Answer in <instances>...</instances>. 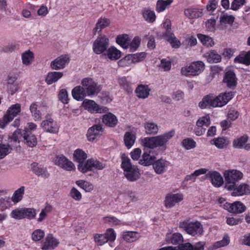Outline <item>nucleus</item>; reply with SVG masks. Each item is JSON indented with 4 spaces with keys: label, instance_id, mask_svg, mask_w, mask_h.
<instances>
[{
    "label": "nucleus",
    "instance_id": "1",
    "mask_svg": "<svg viewBox=\"0 0 250 250\" xmlns=\"http://www.w3.org/2000/svg\"><path fill=\"white\" fill-rule=\"evenodd\" d=\"M11 141L17 147L19 146L21 141H23L28 146L33 147L37 144L36 136L30 131L20 129L15 130L11 135Z\"/></svg>",
    "mask_w": 250,
    "mask_h": 250
},
{
    "label": "nucleus",
    "instance_id": "2",
    "mask_svg": "<svg viewBox=\"0 0 250 250\" xmlns=\"http://www.w3.org/2000/svg\"><path fill=\"white\" fill-rule=\"evenodd\" d=\"M121 167L124 170L125 176L129 181H136L140 178L139 169L136 166L132 165L130 159L125 155L122 156Z\"/></svg>",
    "mask_w": 250,
    "mask_h": 250
},
{
    "label": "nucleus",
    "instance_id": "3",
    "mask_svg": "<svg viewBox=\"0 0 250 250\" xmlns=\"http://www.w3.org/2000/svg\"><path fill=\"white\" fill-rule=\"evenodd\" d=\"M224 176L226 181L225 188L232 190L235 187L236 183L242 179L243 174L239 170L231 169L225 171Z\"/></svg>",
    "mask_w": 250,
    "mask_h": 250
},
{
    "label": "nucleus",
    "instance_id": "4",
    "mask_svg": "<svg viewBox=\"0 0 250 250\" xmlns=\"http://www.w3.org/2000/svg\"><path fill=\"white\" fill-rule=\"evenodd\" d=\"M179 227L192 236L202 235L204 232L203 226L198 221L193 222L184 221L180 223Z\"/></svg>",
    "mask_w": 250,
    "mask_h": 250
},
{
    "label": "nucleus",
    "instance_id": "5",
    "mask_svg": "<svg viewBox=\"0 0 250 250\" xmlns=\"http://www.w3.org/2000/svg\"><path fill=\"white\" fill-rule=\"evenodd\" d=\"M82 85L88 96L97 95L101 90L102 86L91 78H85L82 80Z\"/></svg>",
    "mask_w": 250,
    "mask_h": 250
},
{
    "label": "nucleus",
    "instance_id": "6",
    "mask_svg": "<svg viewBox=\"0 0 250 250\" xmlns=\"http://www.w3.org/2000/svg\"><path fill=\"white\" fill-rule=\"evenodd\" d=\"M109 46V40L105 35H100L92 44L93 52L97 55H103Z\"/></svg>",
    "mask_w": 250,
    "mask_h": 250
},
{
    "label": "nucleus",
    "instance_id": "7",
    "mask_svg": "<svg viewBox=\"0 0 250 250\" xmlns=\"http://www.w3.org/2000/svg\"><path fill=\"white\" fill-rule=\"evenodd\" d=\"M205 69V64L202 61L192 62L189 66L182 67L181 74L185 76H196L200 74Z\"/></svg>",
    "mask_w": 250,
    "mask_h": 250
},
{
    "label": "nucleus",
    "instance_id": "8",
    "mask_svg": "<svg viewBox=\"0 0 250 250\" xmlns=\"http://www.w3.org/2000/svg\"><path fill=\"white\" fill-rule=\"evenodd\" d=\"M21 111V106L20 104L12 105L8 108L6 113L2 119L0 120V128H3L5 126L13 120Z\"/></svg>",
    "mask_w": 250,
    "mask_h": 250
},
{
    "label": "nucleus",
    "instance_id": "9",
    "mask_svg": "<svg viewBox=\"0 0 250 250\" xmlns=\"http://www.w3.org/2000/svg\"><path fill=\"white\" fill-rule=\"evenodd\" d=\"M105 167V165L97 160L93 158L88 159L84 165H81L78 167V169L83 173L88 171H93L94 169L102 170Z\"/></svg>",
    "mask_w": 250,
    "mask_h": 250
},
{
    "label": "nucleus",
    "instance_id": "10",
    "mask_svg": "<svg viewBox=\"0 0 250 250\" xmlns=\"http://www.w3.org/2000/svg\"><path fill=\"white\" fill-rule=\"evenodd\" d=\"M233 97L232 92L221 93L218 96L214 98V102L212 107H222L226 105Z\"/></svg>",
    "mask_w": 250,
    "mask_h": 250
},
{
    "label": "nucleus",
    "instance_id": "11",
    "mask_svg": "<svg viewBox=\"0 0 250 250\" xmlns=\"http://www.w3.org/2000/svg\"><path fill=\"white\" fill-rule=\"evenodd\" d=\"M83 104L86 109L93 113H106L109 110L107 107L100 105L93 100H89L85 101L83 102Z\"/></svg>",
    "mask_w": 250,
    "mask_h": 250
},
{
    "label": "nucleus",
    "instance_id": "12",
    "mask_svg": "<svg viewBox=\"0 0 250 250\" xmlns=\"http://www.w3.org/2000/svg\"><path fill=\"white\" fill-rule=\"evenodd\" d=\"M224 208L233 214L241 213L246 209V207L240 201H236L232 204L226 203L224 205Z\"/></svg>",
    "mask_w": 250,
    "mask_h": 250
},
{
    "label": "nucleus",
    "instance_id": "13",
    "mask_svg": "<svg viewBox=\"0 0 250 250\" xmlns=\"http://www.w3.org/2000/svg\"><path fill=\"white\" fill-rule=\"evenodd\" d=\"M31 170L34 174L38 177L46 179L50 176L47 168L37 162H33L31 164Z\"/></svg>",
    "mask_w": 250,
    "mask_h": 250
},
{
    "label": "nucleus",
    "instance_id": "14",
    "mask_svg": "<svg viewBox=\"0 0 250 250\" xmlns=\"http://www.w3.org/2000/svg\"><path fill=\"white\" fill-rule=\"evenodd\" d=\"M175 134L174 130H170L163 134L154 137L156 146L163 147L166 148V146L167 142L172 138Z\"/></svg>",
    "mask_w": 250,
    "mask_h": 250
},
{
    "label": "nucleus",
    "instance_id": "15",
    "mask_svg": "<svg viewBox=\"0 0 250 250\" xmlns=\"http://www.w3.org/2000/svg\"><path fill=\"white\" fill-rule=\"evenodd\" d=\"M54 162L55 165L68 171H71L75 168L73 163L68 160V159L63 155L57 156Z\"/></svg>",
    "mask_w": 250,
    "mask_h": 250
},
{
    "label": "nucleus",
    "instance_id": "16",
    "mask_svg": "<svg viewBox=\"0 0 250 250\" xmlns=\"http://www.w3.org/2000/svg\"><path fill=\"white\" fill-rule=\"evenodd\" d=\"M59 241L53 236L51 234H48L44 240L42 242V250H53L59 245Z\"/></svg>",
    "mask_w": 250,
    "mask_h": 250
},
{
    "label": "nucleus",
    "instance_id": "17",
    "mask_svg": "<svg viewBox=\"0 0 250 250\" xmlns=\"http://www.w3.org/2000/svg\"><path fill=\"white\" fill-rule=\"evenodd\" d=\"M69 62V58L67 55H61L51 62L50 66L52 69H62L64 68Z\"/></svg>",
    "mask_w": 250,
    "mask_h": 250
},
{
    "label": "nucleus",
    "instance_id": "18",
    "mask_svg": "<svg viewBox=\"0 0 250 250\" xmlns=\"http://www.w3.org/2000/svg\"><path fill=\"white\" fill-rule=\"evenodd\" d=\"M223 83L228 87L234 89L237 84V79L234 72L232 71L226 72L223 79Z\"/></svg>",
    "mask_w": 250,
    "mask_h": 250
},
{
    "label": "nucleus",
    "instance_id": "19",
    "mask_svg": "<svg viewBox=\"0 0 250 250\" xmlns=\"http://www.w3.org/2000/svg\"><path fill=\"white\" fill-rule=\"evenodd\" d=\"M103 132V128L102 125H94L87 130L86 134L87 139L90 141H93L97 136L101 135Z\"/></svg>",
    "mask_w": 250,
    "mask_h": 250
},
{
    "label": "nucleus",
    "instance_id": "20",
    "mask_svg": "<svg viewBox=\"0 0 250 250\" xmlns=\"http://www.w3.org/2000/svg\"><path fill=\"white\" fill-rule=\"evenodd\" d=\"M183 199V195L181 194H168L165 198V206L167 208H171L176 203L181 201Z\"/></svg>",
    "mask_w": 250,
    "mask_h": 250
},
{
    "label": "nucleus",
    "instance_id": "21",
    "mask_svg": "<svg viewBox=\"0 0 250 250\" xmlns=\"http://www.w3.org/2000/svg\"><path fill=\"white\" fill-rule=\"evenodd\" d=\"M169 165V162L160 159L153 163V169L157 174H161L164 173Z\"/></svg>",
    "mask_w": 250,
    "mask_h": 250
},
{
    "label": "nucleus",
    "instance_id": "22",
    "mask_svg": "<svg viewBox=\"0 0 250 250\" xmlns=\"http://www.w3.org/2000/svg\"><path fill=\"white\" fill-rule=\"evenodd\" d=\"M41 126L46 132L56 133L58 131V127L56 122L52 119L49 118L42 122Z\"/></svg>",
    "mask_w": 250,
    "mask_h": 250
},
{
    "label": "nucleus",
    "instance_id": "23",
    "mask_svg": "<svg viewBox=\"0 0 250 250\" xmlns=\"http://www.w3.org/2000/svg\"><path fill=\"white\" fill-rule=\"evenodd\" d=\"M103 56L111 61H116L121 57V52L114 46H111L108 48Z\"/></svg>",
    "mask_w": 250,
    "mask_h": 250
},
{
    "label": "nucleus",
    "instance_id": "24",
    "mask_svg": "<svg viewBox=\"0 0 250 250\" xmlns=\"http://www.w3.org/2000/svg\"><path fill=\"white\" fill-rule=\"evenodd\" d=\"M231 195L233 196H242L250 194V186L246 184H241L238 187H234L232 190Z\"/></svg>",
    "mask_w": 250,
    "mask_h": 250
},
{
    "label": "nucleus",
    "instance_id": "25",
    "mask_svg": "<svg viewBox=\"0 0 250 250\" xmlns=\"http://www.w3.org/2000/svg\"><path fill=\"white\" fill-rule=\"evenodd\" d=\"M13 147H17L14 143L11 141V136L9 137L8 143L7 145L0 144V159H3L8 155L12 149Z\"/></svg>",
    "mask_w": 250,
    "mask_h": 250
},
{
    "label": "nucleus",
    "instance_id": "26",
    "mask_svg": "<svg viewBox=\"0 0 250 250\" xmlns=\"http://www.w3.org/2000/svg\"><path fill=\"white\" fill-rule=\"evenodd\" d=\"M235 63L243 64L247 66L250 64V51L241 52L234 60Z\"/></svg>",
    "mask_w": 250,
    "mask_h": 250
},
{
    "label": "nucleus",
    "instance_id": "27",
    "mask_svg": "<svg viewBox=\"0 0 250 250\" xmlns=\"http://www.w3.org/2000/svg\"><path fill=\"white\" fill-rule=\"evenodd\" d=\"M103 122L107 126L111 127H114L118 123V120L115 115L111 113L104 114L103 117Z\"/></svg>",
    "mask_w": 250,
    "mask_h": 250
},
{
    "label": "nucleus",
    "instance_id": "28",
    "mask_svg": "<svg viewBox=\"0 0 250 250\" xmlns=\"http://www.w3.org/2000/svg\"><path fill=\"white\" fill-rule=\"evenodd\" d=\"M209 63H218L221 61V57L214 50H211L204 54Z\"/></svg>",
    "mask_w": 250,
    "mask_h": 250
},
{
    "label": "nucleus",
    "instance_id": "29",
    "mask_svg": "<svg viewBox=\"0 0 250 250\" xmlns=\"http://www.w3.org/2000/svg\"><path fill=\"white\" fill-rule=\"evenodd\" d=\"M72 95L74 99L78 101H82L87 96L83 86L74 87L72 91Z\"/></svg>",
    "mask_w": 250,
    "mask_h": 250
},
{
    "label": "nucleus",
    "instance_id": "30",
    "mask_svg": "<svg viewBox=\"0 0 250 250\" xmlns=\"http://www.w3.org/2000/svg\"><path fill=\"white\" fill-rule=\"evenodd\" d=\"M63 74L62 72L53 71L49 72L46 77L45 82L48 84H51L57 82Z\"/></svg>",
    "mask_w": 250,
    "mask_h": 250
},
{
    "label": "nucleus",
    "instance_id": "31",
    "mask_svg": "<svg viewBox=\"0 0 250 250\" xmlns=\"http://www.w3.org/2000/svg\"><path fill=\"white\" fill-rule=\"evenodd\" d=\"M73 157L74 161L79 163L78 167H79L84 165V161L87 158V154L83 150L77 149L73 153Z\"/></svg>",
    "mask_w": 250,
    "mask_h": 250
},
{
    "label": "nucleus",
    "instance_id": "32",
    "mask_svg": "<svg viewBox=\"0 0 250 250\" xmlns=\"http://www.w3.org/2000/svg\"><path fill=\"white\" fill-rule=\"evenodd\" d=\"M211 183L213 186L216 187H221L223 184V179L220 174L216 171L211 172L209 174Z\"/></svg>",
    "mask_w": 250,
    "mask_h": 250
},
{
    "label": "nucleus",
    "instance_id": "33",
    "mask_svg": "<svg viewBox=\"0 0 250 250\" xmlns=\"http://www.w3.org/2000/svg\"><path fill=\"white\" fill-rule=\"evenodd\" d=\"M150 91L148 85L141 84L136 88L135 92L139 98L146 99L149 96Z\"/></svg>",
    "mask_w": 250,
    "mask_h": 250
},
{
    "label": "nucleus",
    "instance_id": "34",
    "mask_svg": "<svg viewBox=\"0 0 250 250\" xmlns=\"http://www.w3.org/2000/svg\"><path fill=\"white\" fill-rule=\"evenodd\" d=\"M140 236L137 231H126L122 233L123 239L127 242L131 243L136 241Z\"/></svg>",
    "mask_w": 250,
    "mask_h": 250
},
{
    "label": "nucleus",
    "instance_id": "35",
    "mask_svg": "<svg viewBox=\"0 0 250 250\" xmlns=\"http://www.w3.org/2000/svg\"><path fill=\"white\" fill-rule=\"evenodd\" d=\"M110 24V21L105 18H100L98 20L96 23L95 27L93 29V31L94 35L96 32L99 33L102 31V30L108 26Z\"/></svg>",
    "mask_w": 250,
    "mask_h": 250
},
{
    "label": "nucleus",
    "instance_id": "36",
    "mask_svg": "<svg viewBox=\"0 0 250 250\" xmlns=\"http://www.w3.org/2000/svg\"><path fill=\"white\" fill-rule=\"evenodd\" d=\"M145 132L148 135H155L159 130L157 124L152 122H146L144 124Z\"/></svg>",
    "mask_w": 250,
    "mask_h": 250
},
{
    "label": "nucleus",
    "instance_id": "37",
    "mask_svg": "<svg viewBox=\"0 0 250 250\" xmlns=\"http://www.w3.org/2000/svg\"><path fill=\"white\" fill-rule=\"evenodd\" d=\"M184 14L189 19L198 18L202 15V10L196 8H188L185 10Z\"/></svg>",
    "mask_w": 250,
    "mask_h": 250
},
{
    "label": "nucleus",
    "instance_id": "38",
    "mask_svg": "<svg viewBox=\"0 0 250 250\" xmlns=\"http://www.w3.org/2000/svg\"><path fill=\"white\" fill-rule=\"evenodd\" d=\"M130 39L127 34L118 35L116 38V42L124 49L128 48Z\"/></svg>",
    "mask_w": 250,
    "mask_h": 250
},
{
    "label": "nucleus",
    "instance_id": "39",
    "mask_svg": "<svg viewBox=\"0 0 250 250\" xmlns=\"http://www.w3.org/2000/svg\"><path fill=\"white\" fill-rule=\"evenodd\" d=\"M155 159V157L154 156H151L149 154L145 152L143 153L142 158L140 160L139 163L140 164L144 166L153 165L154 160Z\"/></svg>",
    "mask_w": 250,
    "mask_h": 250
},
{
    "label": "nucleus",
    "instance_id": "40",
    "mask_svg": "<svg viewBox=\"0 0 250 250\" xmlns=\"http://www.w3.org/2000/svg\"><path fill=\"white\" fill-rule=\"evenodd\" d=\"M210 143L211 144L214 145L217 148L223 149L228 145L229 141L226 138L218 137L212 140Z\"/></svg>",
    "mask_w": 250,
    "mask_h": 250
},
{
    "label": "nucleus",
    "instance_id": "41",
    "mask_svg": "<svg viewBox=\"0 0 250 250\" xmlns=\"http://www.w3.org/2000/svg\"><path fill=\"white\" fill-rule=\"evenodd\" d=\"M34 59V54L31 51L27 50L23 53L21 55L22 62L26 66L30 65Z\"/></svg>",
    "mask_w": 250,
    "mask_h": 250
},
{
    "label": "nucleus",
    "instance_id": "42",
    "mask_svg": "<svg viewBox=\"0 0 250 250\" xmlns=\"http://www.w3.org/2000/svg\"><path fill=\"white\" fill-rule=\"evenodd\" d=\"M25 187L21 186L14 192L11 199L14 203H17L21 201L24 193Z\"/></svg>",
    "mask_w": 250,
    "mask_h": 250
},
{
    "label": "nucleus",
    "instance_id": "43",
    "mask_svg": "<svg viewBox=\"0 0 250 250\" xmlns=\"http://www.w3.org/2000/svg\"><path fill=\"white\" fill-rule=\"evenodd\" d=\"M118 83L121 88L124 90L129 92L132 90L131 82L127 80L125 77H119L118 79Z\"/></svg>",
    "mask_w": 250,
    "mask_h": 250
},
{
    "label": "nucleus",
    "instance_id": "44",
    "mask_svg": "<svg viewBox=\"0 0 250 250\" xmlns=\"http://www.w3.org/2000/svg\"><path fill=\"white\" fill-rule=\"evenodd\" d=\"M197 37L202 43L208 47H211L214 44L213 39L208 36L199 34L197 35Z\"/></svg>",
    "mask_w": 250,
    "mask_h": 250
},
{
    "label": "nucleus",
    "instance_id": "45",
    "mask_svg": "<svg viewBox=\"0 0 250 250\" xmlns=\"http://www.w3.org/2000/svg\"><path fill=\"white\" fill-rule=\"evenodd\" d=\"M214 102V98L210 95L205 96L202 101L199 103V106L204 109L208 106H212V103Z\"/></svg>",
    "mask_w": 250,
    "mask_h": 250
},
{
    "label": "nucleus",
    "instance_id": "46",
    "mask_svg": "<svg viewBox=\"0 0 250 250\" xmlns=\"http://www.w3.org/2000/svg\"><path fill=\"white\" fill-rule=\"evenodd\" d=\"M136 139L135 136L131 132H127L124 135V142L125 146L128 148L134 144Z\"/></svg>",
    "mask_w": 250,
    "mask_h": 250
},
{
    "label": "nucleus",
    "instance_id": "47",
    "mask_svg": "<svg viewBox=\"0 0 250 250\" xmlns=\"http://www.w3.org/2000/svg\"><path fill=\"white\" fill-rule=\"evenodd\" d=\"M207 171V170L205 168H200L198 170H196L193 173L187 175L185 178V181H191L192 182H194L197 176L201 174H205Z\"/></svg>",
    "mask_w": 250,
    "mask_h": 250
},
{
    "label": "nucleus",
    "instance_id": "48",
    "mask_svg": "<svg viewBox=\"0 0 250 250\" xmlns=\"http://www.w3.org/2000/svg\"><path fill=\"white\" fill-rule=\"evenodd\" d=\"M22 210L23 219L32 220L35 218L37 213L34 208H22Z\"/></svg>",
    "mask_w": 250,
    "mask_h": 250
},
{
    "label": "nucleus",
    "instance_id": "49",
    "mask_svg": "<svg viewBox=\"0 0 250 250\" xmlns=\"http://www.w3.org/2000/svg\"><path fill=\"white\" fill-rule=\"evenodd\" d=\"M76 184L86 192H90L93 189V185L90 182L84 180H78Z\"/></svg>",
    "mask_w": 250,
    "mask_h": 250
},
{
    "label": "nucleus",
    "instance_id": "50",
    "mask_svg": "<svg viewBox=\"0 0 250 250\" xmlns=\"http://www.w3.org/2000/svg\"><path fill=\"white\" fill-rule=\"evenodd\" d=\"M173 0H159L157 1L156 6V10L158 12H161L164 11L167 7L169 5Z\"/></svg>",
    "mask_w": 250,
    "mask_h": 250
},
{
    "label": "nucleus",
    "instance_id": "51",
    "mask_svg": "<svg viewBox=\"0 0 250 250\" xmlns=\"http://www.w3.org/2000/svg\"><path fill=\"white\" fill-rule=\"evenodd\" d=\"M52 207L51 205L47 204L45 207L42 209L40 213L39 214V218L37 219L38 222H42L47 217V213L50 212L52 210Z\"/></svg>",
    "mask_w": 250,
    "mask_h": 250
},
{
    "label": "nucleus",
    "instance_id": "52",
    "mask_svg": "<svg viewBox=\"0 0 250 250\" xmlns=\"http://www.w3.org/2000/svg\"><path fill=\"white\" fill-rule=\"evenodd\" d=\"M143 16L146 21L149 22H153L156 19V16L153 11L147 9L144 10Z\"/></svg>",
    "mask_w": 250,
    "mask_h": 250
},
{
    "label": "nucleus",
    "instance_id": "53",
    "mask_svg": "<svg viewBox=\"0 0 250 250\" xmlns=\"http://www.w3.org/2000/svg\"><path fill=\"white\" fill-rule=\"evenodd\" d=\"M248 137L247 135L241 136L239 138L235 139L233 142V146L234 147L242 148L247 142Z\"/></svg>",
    "mask_w": 250,
    "mask_h": 250
},
{
    "label": "nucleus",
    "instance_id": "54",
    "mask_svg": "<svg viewBox=\"0 0 250 250\" xmlns=\"http://www.w3.org/2000/svg\"><path fill=\"white\" fill-rule=\"evenodd\" d=\"M30 110L32 116L35 121L40 120L42 118V114L40 110L37 109V105L35 103H32L30 106Z\"/></svg>",
    "mask_w": 250,
    "mask_h": 250
},
{
    "label": "nucleus",
    "instance_id": "55",
    "mask_svg": "<svg viewBox=\"0 0 250 250\" xmlns=\"http://www.w3.org/2000/svg\"><path fill=\"white\" fill-rule=\"evenodd\" d=\"M210 124V118L208 115L200 117L196 122V125L198 127H208Z\"/></svg>",
    "mask_w": 250,
    "mask_h": 250
},
{
    "label": "nucleus",
    "instance_id": "56",
    "mask_svg": "<svg viewBox=\"0 0 250 250\" xmlns=\"http://www.w3.org/2000/svg\"><path fill=\"white\" fill-rule=\"evenodd\" d=\"M182 145L185 149L188 150L196 146V142L191 138H187L182 141Z\"/></svg>",
    "mask_w": 250,
    "mask_h": 250
},
{
    "label": "nucleus",
    "instance_id": "57",
    "mask_svg": "<svg viewBox=\"0 0 250 250\" xmlns=\"http://www.w3.org/2000/svg\"><path fill=\"white\" fill-rule=\"evenodd\" d=\"M141 39L138 37H135L132 42L129 43L128 48L129 52H133L135 51L140 44Z\"/></svg>",
    "mask_w": 250,
    "mask_h": 250
},
{
    "label": "nucleus",
    "instance_id": "58",
    "mask_svg": "<svg viewBox=\"0 0 250 250\" xmlns=\"http://www.w3.org/2000/svg\"><path fill=\"white\" fill-rule=\"evenodd\" d=\"M154 139H155L154 137L145 138L142 142L143 145L146 147L151 149L156 147L155 141Z\"/></svg>",
    "mask_w": 250,
    "mask_h": 250
},
{
    "label": "nucleus",
    "instance_id": "59",
    "mask_svg": "<svg viewBox=\"0 0 250 250\" xmlns=\"http://www.w3.org/2000/svg\"><path fill=\"white\" fill-rule=\"evenodd\" d=\"M146 57V54L144 52H141L134 54L128 55L130 60H131V63H136L142 61Z\"/></svg>",
    "mask_w": 250,
    "mask_h": 250
},
{
    "label": "nucleus",
    "instance_id": "60",
    "mask_svg": "<svg viewBox=\"0 0 250 250\" xmlns=\"http://www.w3.org/2000/svg\"><path fill=\"white\" fill-rule=\"evenodd\" d=\"M11 218L16 220L23 219L22 208H17L12 210L10 213Z\"/></svg>",
    "mask_w": 250,
    "mask_h": 250
},
{
    "label": "nucleus",
    "instance_id": "61",
    "mask_svg": "<svg viewBox=\"0 0 250 250\" xmlns=\"http://www.w3.org/2000/svg\"><path fill=\"white\" fill-rule=\"evenodd\" d=\"M45 235V232L43 230L37 229L34 230L32 234V239L34 241L41 240Z\"/></svg>",
    "mask_w": 250,
    "mask_h": 250
},
{
    "label": "nucleus",
    "instance_id": "62",
    "mask_svg": "<svg viewBox=\"0 0 250 250\" xmlns=\"http://www.w3.org/2000/svg\"><path fill=\"white\" fill-rule=\"evenodd\" d=\"M94 237L95 242L100 246H102L108 242L106 236L104 234H96Z\"/></svg>",
    "mask_w": 250,
    "mask_h": 250
},
{
    "label": "nucleus",
    "instance_id": "63",
    "mask_svg": "<svg viewBox=\"0 0 250 250\" xmlns=\"http://www.w3.org/2000/svg\"><path fill=\"white\" fill-rule=\"evenodd\" d=\"M170 241L173 245L180 244L183 242V236L180 233H175L172 235Z\"/></svg>",
    "mask_w": 250,
    "mask_h": 250
},
{
    "label": "nucleus",
    "instance_id": "64",
    "mask_svg": "<svg viewBox=\"0 0 250 250\" xmlns=\"http://www.w3.org/2000/svg\"><path fill=\"white\" fill-rule=\"evenodd\" d=\"M234 21V17L231 15L224 14L220 18V21L221 23L231 24Z\"/></svg>",
    "mask_w": 250,
    "mask_h": 250
}]
</instances>
